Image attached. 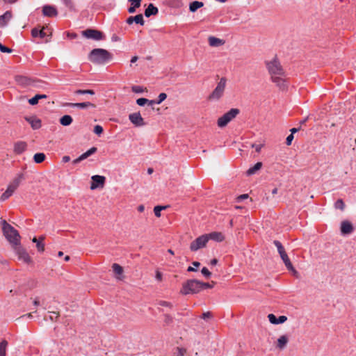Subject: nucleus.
<instances>
[{"label": "nucleus", "instance_id": "49530a36", "mask_svg": "<svg viewBox=\"0 0 356 356\" xmlns=\"http://www.w3.org/2000/svg\"><path fill=\"white\" fill-rule=\"evenodd\" d=\"M131 90L135 93H142L144 91V89L140 86H133L131 87Z\"/></svg>", "mask_w": 356, "mask_h": 356}, {"label": "nucleus", "instance_id": "b1692460", "mask_svg": "<svg viewBox=\"0 0 356 356\" xmlns=\"http://www.w3.org/2000/svg\"><path fill=\"white\" fill-rule=\"evenodd\" d=\"M289 341V338L286 335H282L277 339V348L280 350H283L286 346Z\"/></svg>", "mask_w": 356, "mask_h": 356}, {"label": "nucleus", "instance_id": "423d86ee", "mask_svg": "<svg viewBox=\"0 0 356 356\" xmlns=\"http://www.w3.org/2000/svg\"><path fill=\"white\" fill-rule=\"evenodd\" d=\"M227 79L225 77H222L220 79V81L218 83L215 89L212 91V92L209 95L208 100L209 101H218L219 100L223 95L225 89L226 87Z\"/></svg>", "mask_w": 356, "mask_h": 356}, {"label": "nucleus", "instance_id": "13d9d810", "mask_svg": "<svg viewBox=\"0 0 356 356\" xmlns=\"http://www.w3.org/2000/svg\"><path fill=\"white\" fill-rule=\"evenodd\" d=\"M44 27H43L41 30L39 31V37L40 38H44L47 34L44 31Z\"/></svg>", "mask_w": 356, "mask_h": 356}, {"label": "nucleus", "instance_id": "e433bc0d", "mask_svg": "<svg viewBox=\"0 0 356 356\" xmlns=\"http://www.w3.org/2000/svg\"><path fill=\"white\" fill-rule=\"evenodd\" d=\"M46 156L44 153H36L33 156V161L36 163H41L44 161Z\"/></svg>", "mask_w": 356, "mask_h": 356}, {"label": "nucleus", "instance_id": "a18cd8bd", "mask_svg": "<svg viewBox=\"0 0 356 356\" xmlns=\"http://www.w3.org/2000/svg\"><path fill=\"white\" fill-rule=\"evenodd\" d=\"M93 131L95 134L100 136L103 133L104 129L102 126L97 124L95 126Z\"/></svg>", "mask_w": 356, "mask_h": 356}, {"label": "nucleus", "instance_id": "58836bf2", "mask_svg": "<svg viewBox=\"0 0 356 356\" xmlns=\"http://www.w3.org/2000/svg\"><path fill=\"white\" fill-rule=\"evenodd\" d=\"M24 177L22 174H20L18 175L17 177H16L13 183L10 184V186L13 188V189L15 191V189L18 187L19 185L20 181L23 179Z\"/></svg>", "mask_w": 356, "mask_h": 356}, {"label": "nucleus", "instance_id": "f8f14e48", "mask_svg": "<svg viewBox=\"0 0 356 356\" xmlns=\"http://www.w3.org/2000/svg\"><path fill=\"white\" fill-rule=\"evenodd\" d=\"M129 120L135 127H143L146 124L140 112H135L129 114Z\"/></svg>", "mask_w": 356, "mask_h": 356}, {"label": "nucleus", "instance_id": "4468645a", "mask_svg": "<svg viewBox=\"0 0 356 356\" xmlns=\"http://www.w3.org/2000/svg\"><path fill=\"white\" fill-rule=\"evenodd\" d=\"M353 231V226L348 220H343L341 223V233L342 235H348Z\"/></svg>", "mask_w": 356, "mask_h": 356}, {"label": "nucleus", "instance_id": "412c9836", "mask_svg": "<svg viewBox=\"0 0 356 356\" xmlns=\"http://www.w3.org/2000/svg\"><path fill=\"white\" fill-rule=\"evenodd\" d=\"M271 80L273 83H275L277 87H279L281 90H284L286 88V85L285 83V80L283 79L281 76H272Z\"/></svg>", "mask_w": 356, "mask_h": 356}, {"label": "nucleus", "instance_id": "6e6552de", "mask_svg": "<svg viewBox=\"0 0 356 356\" xmlns=\"http://www.w3.org/2000/svg\"><path fill=\"white\" fill-rule=\"evenodd\" d=\"M209 241V237L203 234L197 237L190 245V250L192 252H196L198 250L204 248Z\"/></svg>", "mask_w": 356, "mask_h": 356}, {"label": "nucleus", "instance_id": "5701e85b", "mask_svg": "<svg viewBox=\"0 0 356 356\" xmlns=\"http://www.w3.org/2000/svg\"><path fill=\"white\" fill-rule=\"evenodd\" d=\"M15 79L18 84L24 86H29L31 83L29 78L22 75L15 76Z\"/></svg>", "mask_w": 356, "mask_h": 356}, {"label": "nucleus", "instance_id": "dca6fc26", "mask_svg": "<svg viewBox=\"0 0 356 356\" xmlns=\"http://www.w3.org/2000/svg\"><path fill=\"white\" fill-rule=\"evenodd\" d=\"M127 24L129 25L132 24L134 22L136 24H140V26H143L145 24V21L143 19V16L142 14H138L135 16H130L126 19Z\"/></svg>", "mask_w": 356, "mask_h": 356}, {"label": "nucleus", "instance_id": "338daca9", "mask_svg": "<svg viewBox=\"0 0 356 356\" xmlns=\"http://www.w3.org/2000/svg\"><path fill=\"white\" fill-rule=\"evenodd\" d=\"M218 259H216V258H214V259H211V261H210V264H211V266H215V265H216V264H218Z\"/></svg>", "mask_w": 356, "mask_h": 356}, {"label": "nucleus", "instance_id": "f704fd0d", "mask_svg": "<svg viewBox=\"0 0 356 356\" xmlns=\"http://www.w3.org/2000/svg\"><path fill=\"white\" fill-rule=\"evenodd\" d=\"M14 191H15V190L13 189V188H12L9 185L8 186L7 190L0 197V201H5L6 200H7L8 197H10L12 195V194L13 193Z\"/></svg>", "mask_w": 356, "mask_h": 356}, {"label": "nucleus", "instance_id": "e2e57ef3", "mask_svg": "<svg viewBox=\"0 0 356 356\" xmlns=\"http://www.w3.org/2000/svg\"><path fill=\"white\" fill-rule=\"evenodd\" d=\"M248 197V194H243V195H241L238 197V201H241V200H245Z\"/></svg>", "mask_w": 356, "mask_h": 356}, {"label": "nucleus", "instance_id": "5fc2aeb1", "mask_svg": "<svg viewBox=\"0 0 356 356\" xmlns=\"http://www.w3.org/2000/svg\"><path fill=\"white\" fill-rule=\"evenodd\" d=\"M39 29H38L37 28H34L31 30V35L33 37V38H36V37H39Z\"/></svg>", "mask_w": 356, "mask_h": 356}, {"label": "nucleus", "instance_id": "774afa93", "mask_svg": "<svg viewBox=\"0 0 356 356\" xmlns=\"http://www.w3.org/2000/svg\"><path fill=\"white\" fill-rule=\"evenodd\" d=\"M156 278L158 280H161V279H162V274L160 272L157 271L156 274Z\"/></svg>", "mask_w": 356, "mask_h": 356}, {"label": "nucleus", "instance_id": "39448f33", "mask_svg": "<svg viewBox=\"0 0 356 356\" xmlns=\"http://www.w3.org/2000/svg\"><path fill=\"white\" fill-rule=\"evenodd\" d=\"M266 66L268 69L269 74L272 76H284V70L282 68L279 60L277 56L270 61H266Z\"/></svg>", "mask_w": 356, "mask_h": 356}, {"label": "nucleus", "instance_id": "f257e3e1", "mask_svg": "<svg viewBox=\"0 0 356 356\" xmlns=\"http://www.w3.org/2000/svg\"><path fill=\"white\" fill-rule=\"evenodd\" d=\"M88 58L94 64L105 65L113 59V54L104 49L96 48L89 53Z\"/></svg>", "mask_w": 356, "mask_h": 356}, {"label": "nucleus", "instance_id": "6ab92c4d", "mask_svg": "<svg viewBox=\"0 0 356 356\" xmlns=\"http://www.w3.org/2000/svg\"><path fill=\"white\" fill-rule=\"evenodd\" d=\"M64 106L70 107H77L79 108H87L88 107L95 108V105L89 102H81V103H65Z\"/></svg>", "mask_w": 356, "mask_h": 356}, {"label": "nucleus", "instance_id": "0e129e2a", "mask_svg": "<svg viewBox=\"0 0 356 356\" xmlns=\"http://www.w3.org/2000/svg\"><path fill=\"white\" fill-rule=\"evenodd\" d=\"M300 129V127L298 128H292L290 129L291 134L293 136V134L296 132H298Z\"/></svg>", "mask_w": 356, "mask_h": 356}, {"label": "nucleus", "instance_id": "69168bd1", "mask_svg": "<svg viewBox=\"0 0 356 356\" xmlns=\"http://www.w3.org/2000/svg\"><path fill=\"white\" fill-rule=\"evenodd\" d=\"M63 162L67 163L70 161V157L69 156H64L62 159Z\"/></svg>", "mask_w": 356, "mask_h": 356}, {"label": "nucleus", "instance_id": "bb28decb", "mask_svg": "<svg viewBox=\"0 0 356 356\" xmlns=\"http://www.w3.org/2000/svg\"><path fill=\"white\" fill-rule=\"evenodd\" d=\"M131 3V6L128 8V12L129 13H134L136 9L139 8L141 5V0H128Z\"/></svg>", "mask_w": 356, "mask_h": 356}, {"label": "nucleus", "instance_id": "ea45409f", "mask_svg": "<svg viewBox=\"0 0 356 356\" xmlns=\"http://www.w3.org/2000/svg\"><path fill=\"white\" fill-rule=\"evenodd\" d=\"M167 207L165 206H160V205H158V206H156L154 208V215L156 216V217H160L161 216V211L163 209H165Z\"/></svg>", "mask_w": 356, "mask_h": 356}, {"label": "nucleus", "instance_id": "7c9ffc66", "mask_svg": "<svg viewBox=\"0 0 356 356\" xmlns=\"http://www.w3.org/2000/svg\"><path fill=\"white\" fill-rule=\"evenodd\" d=\"M262 167V163L261 162H257L254 164V166L250 168L247 172L246 174L248 176L252 175L255 174L258 170H259Z\"/></svg>", "mask_w": 356, "mask_h": 356}, {"label": "nucleus", "instance_id": "4d7b16f0", "mask_svg": "<svg viewBox=\"0 0 356 356\" xmlns=\"http://www.w3.org/2000/svg\"><path fill=\"white\" fill-rule=\"evenodd\" d=\"M159 305H160L161 306H163V307H170V308H171V307H172V303H171V302H167V301H161V302H159Z\"/></svg>", "mask_w": 356, "mask_h": 356}, {"label": "nucleus", "instance_id": "4be33fe9", "mask_svg": "<svg viewBox=\"0 0 356 356\" xmlns=\"http://www.w3.org/2000/svg\"><path fill=\"white\" fill-rule=\"evenodd\" d=\"M27 145L24 141H18L14 145V152L17 154L24 152L26 149Z\"/></svg>", "mask_w": 356, "mask_h": 356}, {"label": "nucleus", "instance_id": "2f4dec72", "mask_svg": "<svg viewBox=\"0 0 356 356\" xmlns=\"http://www.w3.org/2000/svg\"><path fill=\"white\" fill-rule=\"evenodd\" d=\"M112 268H113L114 273L116 275H118L117 278L118 280H122V277L120 276L122 275V273L124 272L123 268L118 264L115 263L113 264Z\"/></svg>", "mask_w": 356, "mask_h": 356}, {"label": "nucleus", "instance_id": "6e6d98bb", "mask_svg": "<svg viewBox=\"0 0 356 356\" xmlns=\"http://www.w3.org/2000/svg\"><path fill=\"white\" fill-rule=\"evenodd\" d=\"M164 321L165 323L170 324L172 322V317L168 314H165Z\"/></svg>", "mask_w": 356, "mask_h": 356}, {"label": "nucleus", "instance_id": "393cba45", "mask_svg": "<svg viewBox=\"0 0 356 356\" xmlns=\"http://www.w3.org/2000/svg\"><path fill=\"white\" fill-rule=\"evenodd\" d=\"M208 40L209 45L211 47H219L225 43V41L223 40L217 38L214 36L209 37Z\"/></svg>", "mask_w": 356, "mask_h": 356}, {"label": "nucleus", "instance_id": "f3484780", "mask_svg": "<svg viewBox=\"0 0 356 356\" xmlns=\"http://www.w3.org/2000/svg\"><path fill=\"white\" fill-rule=\"evenodd\" d=\"M268 318L270 323L273 325L284 323L287 320V317L286 316H280L278 318H277L276 316L273 314H268Z\"/></svg>", "mask_w": 356, "mask_h": 356}, {"label": "nucleus", "instance_id": "9b49d317", "mask_svg": "<svg viewBox=\"0 0 356 356\" xmlns=\"http://www.w3.org/2000/svg\"><path fill=\"white\" fill-rule=\"evenodd\" d=\"M92 182L90 189L95 190L97 188H103L106 182V177L102 175H93L91 177Z\"/></svg>", "mask_w": 356, "mask_h": 356}, {"label": "nucleus", "instance_id": "de8ad7c7", "mask_svg": "<svg viewBox=\"0 0 356 356\" xmlns=\"http://www.w3.org/2000/svg\"><path fill=\"white\" fill-rule=\"evenodd\" d=\"M147 102H149V99L143 97L139 98L136 100L137 104L140 106H145L147 103Z\"/></svg>", "mask_w": 356, "mask_h": 356}, {"label": "nucleus", "instance_id": "aec40b11", "mask_svg": "<svg viewBox=\"0 0 356 356\" xmlns=\"http://www.w3.org/2000/svg\"><path fill=\"white\" fill-rule=\"evenodd\" d=\"M159 13V9L153 3H149L147 8L145 10L144 15L146 17H149L152 15H156Z\"/></svg>", "mask_w": 356, "mask_h": 356}, {"label": "nucleus", "instance_id": "a878e982", "mask_svg": "<svg viewBox=\"0 0 356 356\" xmlns=\"http://www.w3.org/2000/svg\"><path fill=\"white\" fill-rule=\"evenodd\" d=\"M209 237V239H212L215 241L220 242L224 240V236L220 232H213L210 234H206Z\"/></svg>", "mask_w": 356, "mask_h": 356}, {"label": "nucleus", "instance_id": "09e8293b", "mask_svg": "<svg viewBox=\"0 0 356 356\" xmlns=\"http://www.w3.org/2000/svg\"><path fill=\"white\" fill-rule=\"evenodd\" d=\"M201 273L206 278H209L211 275V273L206 267L202 268Z\"/></svg>", "mask_w": 356, "mask_h": 356}, {"label": "nucleus", "instance_id": "473e14b6", "mask_svg": "<svg viewBox=\"0 0 356 356\" xmlns=\"http://www.w3.org/2000/svg\"><path fill=\"white\" fill-rule=\"evenodd\" d=\"M63 3L71 12H77L75 3L73 0H61Z\"/></svg>", "mask_w": 356, "mask_h": 356}, {"label": "nucleus", "instance_id": "c9c22d12", "mask_svg": "<svg viewBox=\"0 0 356 356\" xmlns=\"http://www.w3.org/2000/svg\"><path fill=\"white\" fill-rule=\"evenodd\" d=\"M8 343L6 339H3L0 342V356H6V350Z\"/></svg>", "mask_w": 356, "mask_h": 356}, {"label": "nucleus", "instance_id": "9d476101", "mask_svg": "<svg viewBox=\"0 0 356 356\" xmlns=\"http://www.w3.org/2000/svg\"><path fill=\"white\" fill-rule=\"evenodd\" d=\"M15 254L18 256L19 260L23 261L26 264L31 262V259L26 250L21 245V243L18 244L15 247L13 248Z\"/></svg>", "mask_w": 356, "mask_h": 356}, {"label": "nucleus", "instance_id": "c756f323", "mask_svg": "<svg viewBox=\"0 0 356 356\" xmlns=\"http://www.w3.org/2000/svg\"><path fill=\"white\" fill-rule=\"evenodd\" d=\"M47 97V96L44 94H37L32 98L29 99L28 102L31 105L33 106L36 105L40 99H46Z\"/></svg>", "mask_w": 356, "mask_h": 356}, {"label": "nucleus", "instance_id": "c85d7f7f", "mask_svg": "<svg viewBox=\"0 0 356 356\" xmlns=\"http://www.w3.org/2000/svg\"><path fill=\"white\" fill-rule=\"evenodd\" d=\"M204 3L199 1H194L189 4V10L191 13L196 12L199 8L203 7Z\"/></svg>", "mask_w": 356, "mask_h": 356}, {"label": "nucleus", "instance_id": "cd10ccee", "mask_svg": "<svg viewBox=\"0 0 356 356\" xmlns=\"http://www.w3.org/2000/svg\"><path fill=\"white\" fill-rule=\"evenodd\" d=\"M44 239V236H40L38 239L36 237H34L32 239L33 243H36V247L38 252H43L44 250V244L42 243V241Z\"/></svg>", "mask_w": 356, "mask_h": 356}, {"label": "nucleus", "instance_id": "bf43d9fd", "mask_svg": "<svg viewBox=\"0 0 356 356\" xmlns=\"http://www.w3.org/2000/svg\"><path fill=\"white\" fill-rule=\"evenodd\" d=\"M252 147L255 148V150L257 152H259L261 151V149L262 147V145H255V144H253L252 145Z\"/></svg>", "mask_w": 356, "mask_h": 356}, {"label": "nucleus", "instance_id": "79ce46f5", "mask_svg": "<svg viewBox=\"0 0 356 356\" xmlns=\"http://www.w3.org/2000/svg\"><path fill=\"white\" fill-rule=\"evenodd\" d=\"M334 207L336 209L343 211L345 207V204L341 199H339L338 200L336 201V202L334 204Z\"/></svg>", "mask_w": 356, "mask_h": 356}, {"label": "nucleus", "instance_id": "20e7f679", "mask_svg": "<svg viewBox=\"0 0 356 356\" xmlns=\"http://www.w3.org/2000/svg\"><path fill=\"white\" fill-rule=\"evenodd\" d=\"M273 244L276 246V248L277 249V252H278L279 254L280 255V257L282 259L286 268L289 271H292L293 273V274L298 273L296 270L293 268V265H292V264L285 251V249H284V246L282 245V244L281 243V242L277 240H275L273 241Z\"/></svg>", "mask_w": 356, "mask_h": 356}, {"label": "nucleus", "instance_id": "0eeeda50", "mask_svg": "<svg viewBox=\"0 0 356 356\" xmlns=\"http://www.w3.org/2000/svg\"><path fill=\"white\" fill-rule=\"evenodd\" d=\"M240 113L238 108H231L218 119L217 124L219 127H225L229 122L235 118Z\"/></svg>", "mask_w": 356, "mask_h": 356}, {"label": "nucleus", "instance_id": "a19ab883", "mask_svg": "<svg viewBox=\"0 0 356 356\" xmlns=\"http://www.w3.org/2000/svg\"><path fill=\"white\" fill-rule=\"evenodd\" d=\"M75 94L76 95H86V94H88V95H94L95 94V91L92 90H77L74 92Z\"/></svg>", "mask_w": 356, "mask_h": 356}, {"label": "nucleus", "instance_id": "72a5a7b5", "mask_svg": "<svg viewBox=\"0 0 356 356\" xmlns=\"http://www.w3.org/2000/svg\"><path fill=\"white\" fill-rule=\"evenodd\" d=\"M72 121L73 119L72 116L69 115H65L62 116L59 120L60 124H62L63 126H69L72 124Z\"/></svg>", "mask_w": 356, "mask_h": 356}, {"label": "nucleus", "instance_id": "37998d69", "mask_svg": "<svg viewBox=\"0 0 356 356\" xmlns=\"http://www.w3.org/2000/svg\"><path fill=\"white\" fill-rule=\"evenodd\" d=\"M186 353V350L184 348L177 347L174 353L175 356H184Z\"/></svg>", "mask_w": 356, "mask_h": 356}, {"label": "nucleus", "instance_id": "680f3d73", "mask_svg": "<svg viewBox=\"0 0 356 356\" xmlns=\"http://www.w3.org/2000/svg\"><path fill=\"white\" fill-rule=\"evenodd\" d=\"M83 161L81 158V156H79L78 158H76V159H74L73 161H72V163L76 165V164H78L79 163H80L81 161Z\"/></svg>", "mask_w": 356, "mask_h": 356}, {"label": "nucleus", "instance_id": "864d4df0", "mask_svg": "<svg viewBox=\"0 0 356 356\" xmlns=\"http://www.w3.org/2000/svg\"><path fill=\"white\" fill-rule=\"evenodd\" d=\"M293 138H294V136L292 134H289L286 137V145H291Z\"/></svg>", "mask_w": 356, "mask_h": 356}, {"label": "nucleus", "instance_id": "7ed1b4c3", "mask_svg": "<svg viewBox=\"0 0 356 356\" xmlns=\"http://www.w3.org/2000/svg\"><path fill=\"white\" fill-rule=\"evenodd\" d=\"M202 291L201 281L195 279L188 280L182 284L181 293L183 295L197 293Z\"/></svg>", "mask_w": 356, "mask_h": 356}, {"label": "nucleus", "instance_id": "f03ea898", "mask_svg": "<svg viewBox=\"0 0 356 356\" xmlns=\"http://www.w3.org/2000/svg\"><path fill=\"white\" fill-rule=\"evenodd\" d=\"M3 236L10 243L12 247H15L20 243V235L17 229L8 223L5 220L1 221Z\"/></svg>", "mask_w": 356, "mask_h": 356}, {"label": "nucleus", "instance_id": "4c0bfd02", "mask_svg": "<svg viewBox=\"0 0 356 356\" xmlns=\"http://www.w3.org/2000/svg\"><path fill=\"white\" fill-rule=\"evenodd\" d=\"M97 151V148L95 147H92L80 156H81L82 159L84 160L89 157L90 156H91L92 154H95Z\"/></svg>", "mask_w": 356, "mask_h": 356}, {"label": "nucleus", "instance_id": "603ef678", "mask_svg": "<svg viewBox=\"0 0 356 356\" xmlns=\"http://www.w3.org/2000/svg\"><path fill=\"white\" fill-rule=\"evenodd\" d=\"M201 318L204 320L212 318V314L210 312H204L201 316Z\"/></svg>", "mask_w": 356, "mask_h": 356}, {"label": "nucleus", "instance_id": "a211bd4d", "mask_svg": "<svg viewBox=\"0 0 356 356\" xmlns=\"http://www.w3.org/2000/svg\"><path fill=\"white\" fill-rule=\"evenodd\" d=\"M12 17L13 14L10 10H7L2 15H0V28L6 26Z\"/></svg>", "mask_w": 356, "mask_h": 356}, {"label": "nucleus", "instance_id": "1a4fd4ad", "mask_svg": "<svg viewBox=\"0 0 356 356\" xmlns=\"http://www.w3.org/2000/svg\"><path fill=\"white\" fill-rule=\"evenodd\" d=\"M82 35L88 39L94 40H102L105 39V35L103 32L93 29H87L82 31Z\"/></svg>", "mask_w": 356, "mask_h": 356}, {"label": "nucleus", "instance_id": "c03bdc74", "mask_svg": "<svg viewBox=\"0 0 356 356\" xmlns=\"http://www.w3.org/2000/svg\"><path fill=\"white\" fill-rule=\"evenodd\" d=\"M167 98V95L164 92H161L159 95L158 98L156 100V104H160L161 102H163L165 99Z\"/></svg>", "mask_w": 356, "mask_h": 356}, {"label": "nucleus", "instance_id": "8fccbe9b", "mask_svg": "<svg viewBox=\"0 0 356 356\" xmlns=\"http://www.w3.org/2000/svg\"><path fill=\"white\" fill-rule=\"evenodd\" d=\"M0 51L3 53H11L13 51V49L3 45L1 43H0Z\"/></svg>", "mask_w": 356, "mask_h": 356}, {"label": "nucleus", "instance_id": "3c124183", "mask_svg": "<svg viewBox=\"0 0 356 356\" xmlns=\"http://www.w3.org/2000/svg\"><path fill=\"white\" fill-rule=\"evenodd\" d=\"M213 282V284H211L209 283H206V282H201V286H202V290L203 289H211L213 287V284H215V282Z\"/></svg>", "mask_w": 356, "mask_h": 356}, {"label": "nucleus", "instance_id": "ddd939ff", "mask_svg": "<svg viewBox=\"0 0 356 356\" xmlns=\"http://www.w3.org/2000/svg\"><path fill=\"white\" fill-rule=\"evenodd\" d=\"M42 15L45 17H53L58 15L56 7L51 5H44L42 7Z\"/></svg>", "mask_w": 356, "mask_h": 356}, {"label": "nucleus", "instance_id": "052dcab7", "mask_svg": "<svg viewBox=\"0 0 356 356\" xmlns=\"http://www.w3.org/2000/svg\"><path fill=\"white\" fill-rule=\"evenodd\" d=\"M120 37H118V35H116L115 34H113L111 37V41L112 42H118V41H120Z\"/></svg>", "mask_w": 356, "mask_h": 356}, {"label": "nucleus", "instance_id": "2eb2a0df", "mask_svg": "<svg viewBox=\"0 0 356 356\" xmlns=\"http://www.w3.org/2000/svg\"><path fill=\"white\" fill-rule=\"evenodd\" d=\"M25 120L31 124L33 129H38L41 127V120L35 115L24 117Z\"/></svg>", "mask_w": 356, "mask_h": 356}]
</instances>
